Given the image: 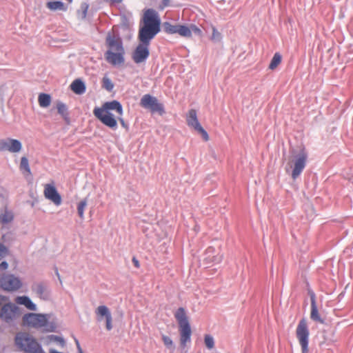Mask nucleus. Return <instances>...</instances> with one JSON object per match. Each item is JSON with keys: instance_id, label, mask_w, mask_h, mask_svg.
Returning <instances> with one entry per match:
<instances>
[{"instance_id": "obj_10", "label": "nucleus", "mask_w": 353, "mask_h": 353, "mask_svg": "<svg viewBox=\"0 0 353 353\" xmlns=\"http://www.w3.org/2000/svg\"><path fill=\"white\" fill-rule=\"evenodd\" d=\"M296 337L301 347V352L308 353L310 330L307 320L304 318L301 319L297 325L296 328Z\"/></svg>"}, {"instance_id": "obj_14", "label": "nucleus", "mask_w": 353, "mask_h": 353, "mask_svg": "<svg viewBox=\"0 0 353 353\" xmlns=\"http://www.w3.org/2000/svg\"><path fill=\"white\" fill-rule=\"evenodd\" d=\"M43 194L46 199L52 201L54 205L59 206L61 204V196L53 184L44 185Z\"/></svg>"}, {"instance_id": "obj_18", "label": "nucleus", "mask_w": 353, "mask_h": 353, "mask_svg": "<svg viewBox=\"0 0 353 353\" xmlns=\"http://www.w3.org/2000/svg\"><path fill=\"white\" fill-rule=\"evenodd\" d=\"M15 302L19 305L26 306L28 310H36V305L26 296H17L15 299Z\"/></svg>"}, {"instance_id": "obj_29", "label": "nucleus", "mask_w": 353, "mask_h": 353, "mask_svg": "<svg viewBox=\"0 0 353 353\" xmlns=\"http://www.w3.org/2000/svg\"><path fill=\"white\" fill-rule=\"evenodd\" d=\"M88 8H89V6L88 3H81V10L79 12L81 19H85V17L87 16Z\"/></svg>"}, {"instance_id": "obj_40", "label": "nucleus", "mask_w": 353, "mask_h": 353, "mask_svg": "<svg viewBox=\"0 0 353 353\" xmlns=\"http://www.w3.org/2000/svg\"><path fill=\"white\" fill-rule=\"evenodd\" d=\"M79 353H83V352H79Z\"/></svg>"}, {"instance_id": "obj_28", "label": "nucleus", "mask_w": 353, "mask_h": 353, "mask_svg": "<svg viewBox=\"0 0 353 353\" xmlns=\"http://www.w3.org/2000/svg\"><path fill=\"white\" fill-rule=\"evenodd\" d=\"M204 341L206 347L208 349H212L214 346V339L212 336L206 334L204 338Z\"/></svg>"}, {"instance_id": "obj_12", "label": "nucleus", "mask_w": 353, "mask_h": 353, "mask_svg": "<svg viewBox=\"0 0 353 353\" xmlns=\"http://www.w3.org/2000/svg\"><path fill=\"white\" fill-rule=\"evenodd\" d=\"M19 316V308L13 303H6L1 308L0 319L6 323H12Z\"/></svg>"}, {"instance_id": "obj_9", "label": "nucleus", "mask_w": 353, "mask_h": 353, "mask_svg": "<svg viewBox=\"0 0 353 353\" xmlns=\"http://www.w3.org/2000/svg\"><path fill=\"white\" fill-rule=\"evenodd\" d=\"M8 264L3 261L0 264V270H6ZM22 283L20 279L13 274H3L0 273V288L5 291L13 292L21 288Z\"/></svg>"}, {"instance_id": "obj_2", "label": "nucleus", "mask_w": 353, "mask_h": 353, "mask_svg": "<svg viewBox=\"0 0 353 353\" xmlns=\"http://www.w3.org/2000/svg\"><path fill=\"white\" fill-rule=\"evenodd\" d=\"M93 114L104 125L112 130L117 128V121H119L126 130L129 129L128 123L123 118V107L118 101L105 102L101 107L94 108Z\"/></svg>"}, {"instance_id": "obj_11", "label": "nucleus", "mask_w": 353, "mask_h": 353, "mask_svg": "<svg viewBox=\"0 0 353 353\" xmlns=\"http://www.w3.org/2000/svg\"><path fill=\"white\" fill-rule=\"evenodd\" d=\"M186 122L189 127L193 128L198 133H199L205 141L209 140V135L208 132L200 124L198 118L197 112L194 109H190L186 114Z\"/></svg>"}, {"instance_id": "obj_30", "label": "nucleus", "mask_w": 353, "mask_h": 353, "mask_svg": "<svg viewBox=\"0 0 353 353\" xmlns=\"http://www.w3.org/2000/svg\"><path fill=\"white\" fill-rule=\"evenodd\" d=\"M162 340L166 347L171 348L173 347V341L169 336L163 335Z\"/></svg>"}, {"instance_id": "obj_17", "label": "nucleus", "mask_w": 353, "mask_h": 353, "mask_svg": "<svg viewBox=\"0 0 353 353\" xmlns=\"http://www.w3.org/2000/svg\"><path fill=\"white\" fill-rule=\"evenodd\" d=\"M71 90L77 94H81L85 92V83L81 79H75L70 85Z\"/></svg>"}, {"instance_id": "obj_3", "label": "nucleus", "mask_w": 353, "mask_h": 353, "mask_svg": "<svg viewBox=\"0 0 353 353\" xmlns=\"http://www.w3.org/2000/svg\"><path fill=\"white\" fill-rule=\"evenodd\" d=\"M106 43L109 48L105 54L106 61L112 65L123 64L125 51L121 39L108 34L106 38Z\"/></svg>"}, {"instance_id": "obj_32", "label": "nucleus", "mask_w": 353, "mask_h": 353, "mask_svg": "<svg viewBox=\"0 0 353 353\" xmlns=\"http://www.w3.org/2000/svg\"><path fill=\"white\" fill-rule=\"evenodd\" d=\"M8 254L7 248L0 243V260L4 258Z\"/></svg>"}, {"instance_id": "obj_22", "label": "nucleus", "mask_w": 353, "mask_h": 353, "mask_svg": "<svg viewBox=\"0 0 353 353\" xmlns=\"http://www.w3.org/2000/svg\"><path fill=\"white\" fill-rule=\"evenodd\" d=\"M19 168L23 173L27 175H31V171L29 166L28 159H27V157H21Z\"/></svg>"}, {"instance_id": "obj_21", "label": "nucleus", "mask_w": 353, "mask_h": 353, "mask_svg": "<svg viewBox=\"0 0 353 353\" xmlns=\"http://www.w3.org/2000/svg\"><path fill=\"white\" fill-rule=\"evenodd\" d=\"M39 104L42 108H47L50 105L51 97L49 94L41 93L38 97Z\"/></svg>"}, {"instance_id": "obj_15", "label": "nucleus", "mask_w": 353, "mask_h": 353, "mask_svg": "<svg viewBox=\"0 0 353 353\" xmlns=\"http://www.w3.org/2000/svg\"><path fill=\"white\" fill-rule=\"evenodd\" d=\"M22 148L21 143L14 139H7L0 140V151H9L10 152L17 153L21 151Z\"/></svg>"}, {"instance_id": "obj_5", "label": "nucleus", "mask_w": 353, "mask_h": 353, "mask_svg": "<svg viewBox=\"0 0 353 353\" xmlns=\"http://www.w3.org/2000/svg\"><path fill=\"white\" fill-rule=\"evenodd\" d=\"M48 314L28 313L23 316V325L27 327L53 332L55 326L48 320Z\"/></svg>"}, {"instance_id": "obj_34", "label": "nucleus", "mask_w": 353, "mask_h": 353, "mask_svg": "<svg viewBox=\"0 0 353 353\" xmlns=\"http://www.w3.org/2000/svg\"><path fill=\"white\" fill-rule=\"evenodd\" d=\"M110 6H114L122 3L123 0H104Z\"/></svg>"}, {"instance_id": "obj_26", "label": "nucleus", "mask_w": 353, "mask_h": 353, "mask_svg": "<svg viewBox=\"0 0 353 353\" xmlns=\"http://www.w3.org/2000/svg\"><path fill=\"white\" fill-rule=\"evenodd\" d=\"M87 205V200L83 199L77 205V211L79 217L83 219L84 218V210Z\"/></svg>"}, {"instance_id": "obj_36", "label": "nucleus", "mask_w": 353, "mask_h": 353, "mask_svg": "<svg viewBox=\"0 0 353 353\" xmlns=\"http://www.w3.org/2000/svg\"><path fill=\"white\" fill-rule=\"evenodd\" d=\"M223 259V255L222 254H218L213 259H212V262L219 263H220Z\"/></svg>"}, {"instance_id": "obj_4", "label": "nucleus", "mask_w": 353, "mask_h": 353, "mask_svg": "<svg viewBox=\"0 0 353 353\" xmlns=\"http://www.w3.org/2000/svg\"><path fill=\"white\" fill-rule=\"evenodd\" d=\"M307 153L305 148H301L298 153H292L285 167L286 172L291 170V176L297 179L306 166Z\"/></svg>"}, {"instance_id": "obj_13", "label": "nucleus", "mask_w": 353, "mask_h": 353, "mask_svg": "<svg viewBox=\"0 0 353 353\" xmlns=\"http://www.w3.org/2000/svg\"><path fill=\"white\" fill-rule=\"evenodd\" d=\"M141 107L150 109L152 112H158L162 115L165 111L163 104L158 102V99L149 94H144L140 101Z\"/></svg>"}, {"instance_id": "obj_20", "label": "nucleus", "mask_w": 353, "mask_h": 353, "mask_svg": "<svg viewBox=\"0 0 353 353\" xmlns=\"http://www.w3.org/2000/svg\"><path fill=\"white\" fill-rule=\"evenodd\" d=\"M46 6L48 9L52 11H65L67 10V6H65L63 2L59 1H49L46 3Z\"/></svg>"}, {"instance_id": "obj_39", "label": "nucleus", "mask_w": 353, "mask_h": 353, "mask_svg": "<svg viewBox=\"0 0 353 353\" xmlns=\"http://www.w3.org/2000/svg\"><path fill=\"white\" fill-rule=\"evenodd\" d=\"M75 343L77 345V347L78 349L79 353L81 352H83L82 349L81 347L80 343H79V341L77 339H75Z\"/></svg>"}, {"instance_id": "obj_37", "label": "nucleus", "mask_w": 353, "mask_h": 353, "mask_svg": "<svg viewBox=\"0 0 353 353\" xmlns=\"http://www.w3.org/2000/svg\"><path fill=\"white\" fill-rule=\"evenodd\" d=\"M8 299V297L0 295V305H1L3 303L6 302Z\"/></svg>"}, {"instance_id": "obj_1", "label": "nucleus", "mask_w": 353, "mask_h": 353, "mask_svg": "<svg viewBox=\"0 0 353 353\" xmlns=\"http://www.w3.org/2000/svg\"><path fill=\"white\" fill-rule=\"evenodd\" d=\"M160 26L157 12L150 8L145 10L139 30V43L132 53V59L136 63H143L148 58L150 41L160 32Z\"/></svg>"}, {"instance_id": "obj_35", "label": "nucleus", "mask_w": 353, "mask_h": 353, "mask_svg": "<svg viewBox=\"0 0 353 353\" xmlns=\"http://www.w3.org/2000/svg\"><path fill=\"white\" fill-rule=\"evenodd\" d=\"M170 6V0H162L161 3H160L159 6V9L162 10L165 8Z\"/></svg>"}, {"instance_id": "obj_33", "label": "nucleus", "mask_w": 353, "mask_h": 353, "mask_svg": "<svg viewBox=\"0 0 353 353\" xmlns=\"http://www.w3.org/2000/svg\"><path fill=\"white\" fill-rule=\"evenodd\" d=\"M50 339L53 341L59 343L62 347L65 345V341L61 337L57 336H51Z\"/></svg>"}, {"instance_id": "obj_31", "label": "nucleus", "mask_w": 353, "mask_h": 353, "mask_svg": "<svg viewBox=\"0 0 353 353\" xmlns=\"http://www.w3.org/2000/svg\"><path fill=\"white\" fill-rule=\"evenodd\" d=\"M221 38V33L216 30L215 27H212V34L211 39L212 41L219 40Z\"/></svg>"}, {"instance_id": "obj_38", "label": "nucleus", "mask_w": 353, "mask_h": 353, "mask_svg": "<svg viewBox=\"0 0 353 353\" xmlns=\"http://www.w3.org/2000/svg\"><path fill=\"white\" fill-rule=\"evenodd\" d=\"M132 262L136 268H139L140 267L139 261L135 257L132 258Z\"/></svg>"}, {"instance_id": "obj_24", "label": "nucleus", "mask_w": 353, "mask_h": 353, "mask_svg": "<svg viewBox=\"0 0 353 353\" xmlns=\"http://www.w3.org/2000/svg\"><path fill=\"white\" fill-rule=\"evenodd\" d=\"M281 55L279 52H276L270 61V63L269 65V69L272 70H275L281 63Z\"/></svg>"}, {"instance_id": "obj_19", "label": "nucleus", "mask_w": 353, "mask_h": 353, "mask_svg": "<svg viewBox=\"0 0 353 353\" xmlns=\"http://www.w3.org/2000/svg\"><path fill=\"white\" fill-rule=\"evenodd\" d=\"M310 318L315 321L320 323H323L322 319H321V316L319 314V311L317 309V306L316 305V301L314 297H312L311 299V313H310Z\"/></svg>"}, {"instance_id": "obj_7", "label": "nucleus", "mask_w": 353, "mask_h": 353, "mask_svg": "<svg viewBox=\"0 0 353 353\" xmlns=\"http://www.w3.org/2000/svg\"><path fill=\"white\" fill-rule=\"evenodd\" d=\"M180 332V343L181 346L185 347L191 339V327L184 308L179 307L174 314Z\"/></svg>"}, {"instance_id": "obj_16", "label": "nucleus", "mask_w": 353, "mask_h": 353, "mask_svg": "<svg viewBox=\"0 0 353 353\" xmlns=\"http://www.w3.org/2000/svg\"><path fill=\"white\" fill-rule=\"evenodd\" d=\"M95 313L99 321H101L102 318L105 317L106 329L111 330L112 329V318L108 307L105 305H100L96 309Z\"/></svg>"}, {"instance_id": "obj_23", "label": "nucleus", "mask_w": 353, "mask_h": 353, "mask_svg": "<svg viewBox=\"0 0 353 353\" xmlns=\"http://www.w3.org/2000/svg\"><path fill=\"white\" fill-rule=\"evenodd\" d=\"M34 290L37 293V294L41 298L44 300H46L48 299V293L46 290V288L41 284H38L35 286Z\"/></svg>"}, {"instance_id": "obj_25", "label": "nucleus", "mask_w": 353, "mask_h": 353, "mask_svg": "<svg viewBox=\"0 0 353 353\" xmlns=\"http://www.w3.org/2000/svg\"><path fill=\"white\" fill-rule=\"evenodd\" d=\"M57 108L58 113L59 114H61L62 116V117L66 121H68L69 118H68V109H67L66 105L61 102H59L57 104Z\"/></svg>"}, {"instance_id": "obj_8", "label": "nucleus", "mask_w": 353, "mask_h": 353, "mask_svg": "<svg viewBox=\"0 0 353 353\" xmlns=\"http://www.w3.org/2000/svg\"><path fill=\"white\" fill-rule=\"evenodd\" d=\"M15 343L26 353H45L37 341L28 333L17 334L15 337Z\"/></svg>"}, {"instance_id": "obj_6", "label": "nucleus", "mask_w": 353, "mask_h": 353, "mask_svg": "<svg viewBox=\"0 0 353 353\" xmlns=\"http://www.w3.org/2000/svg\"><path fill=\"white\" fill-rule=\"evenodd\" d=\"M163 31L168 34H178L179 36L185 38L192 37V32L195 34L202 37L203 32L194 24H172L165 21L163 23Z\"/></svg>"}, {"instance_id": "obj_27", "label": "nucleus", "mask_w": 353, "mask_h": 353, "mask_svg": "<svg viewBox=\"0 0 353 353\" xmlns=\"http://www.w3.org/2000/svg\"><path fill=\"white\" fill-rule=\"evenodd\" d=\"M102 86L108 91H111L114 88V84L110 78L104 77L102 79Z\"/></svg>"}]
</instances>
